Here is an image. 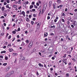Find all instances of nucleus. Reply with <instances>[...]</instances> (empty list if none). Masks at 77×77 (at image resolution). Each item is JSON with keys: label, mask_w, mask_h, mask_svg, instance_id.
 I'll return each instance as SVG.
<instances>
[{"label": "nucleus", "mask_w": 77, "mask_h": 77, "mask_svg": "<svg viewBox=\"0 0 77 77\" xmlns=\"http://www.w3.org/2000/svg\"><path fill=\"white\" fill-rule=\"evenodd\" d=\"M32 44L33 42H30L29 45V48H31V47H32Z\"/></svg>", "instance_id": "nucleus-1"}, {"label": "nucleus", "mask_w": 77, "mask_h": 77, "mask_svg": "<svg viewBox=\"0 0 77 77\" xmlns=\"http://www.w3.org/2000/svg\"><path fill=\"white\" fill-rule=\"evenodd\" d=\"M77 4L76 3H74L73 5V6L74 8H75V7H77Z\"/></svg>", "instance_id": "nucleus-2"}, {"label": "nucleus", "mask_w": 77, "mask_h": 77, "mask_svg": "<svg viewBox=\"0 0 77 77\" xmlns=\"http://www.w3.org/2000/svg\"><path fill=\"white\" fill-rule=\"evenodd\" d=\"M48 35V32L45 33L44 35V36H45V37H46Z\"/></svg>", "instance_id": "nucleus-3"}, {"label": "nucleus", "mask_w": 77, "mask_h": 77, "mask_svg": "<svg viewBox=\"0 0 77 77\" xmlns=\"http://www.w3.org/2000/svg\"><path fill=\"white\" fill-rule=\"evenodd\" d=\"M55 28H56V26H55L54 25L51 26V29H55Z\"/></svg>", "instance_id": "nucleus-4"}, {"label": "nucleus", "mask_w": 77, "mask_h": 77, "mask_svg": "<svg viewBox=\"0 0 77 77\" xmlns=\"http://www.w3.org/2000/svg\"><path fill=\"white\" fill-rule=\"evenodd\" d=\"M38 65L39 66H42V67H43V65H42L41 63H38Z\"/></svg>", "instance_id": "nucleus-5"}, {"label": "nucleus", "mask_w": 77, "mask_h": 77, "mask_svg": "<svg viewBox=\"0 0 77 77\" xmlns=\"http://www.w3.org/2000/svg\"><path fill=\"white\" fill-rule=\"evenodd\" d=\"M10 68H11V67L10 66H9L6 69V71H8L9 69Z\"/></svg>", "instance_id": "nucleus-6"}, {"label": "nucleus", "mask_w": 77, "mask_h": 77, "mask_svg": "<svg viewBox=\"0 0 77 77\" xmlns=\"http://www.w3.org/2000/svg\"><path fill=\"white\" fill-rule=\"evenodd\" d=\"M26 26L28 27H30V25L29 23H27L26 24Z\"/></svg>", "instance_id": "nucleus-7"}, {"label": "nucleus", "mask_w": 77, "mask_h": 77, "mask_svg": "<svg viewBox=\"0 0 77 77\" xmlns=\"http://www.w3.org/2000/svg\"><path fill=\"white\" fill-rule=\"evenodd\" d=\"M9 51L10 52H12V51H14V50L12 48L9 49Z\"/></svg>", "instance_id": "nucleus-8"}, {"label": "nucleus", "mask_w": 77, "mask_h": 77, "mask_svg": "<svg viewBox=\"0 0 77 77\" xmlns=\"http://www.w3.org/2000/svg\"><path fill=\"white\" fill-rule=\"evenodd\" d=\"M64 48L65 50H66L68 48V47H67V46H64Z\"/></svg>", "instance_id": "nucleus-9"}, {"label": "nucleus", "mask_w": 77, "mask_h": 77, "mask_svg": "<svg viewBox=\"0 0 77 77\" xmlns=\"http://www.w3.org/2000/svg\"><path fill=\"white\" fill-rule=\"evenodd\" d=\"M16 29H15L14 30V31H13L12 32V33H13L14 34H15V33H16Z\"/></svg>", "instance_id": "nucleus-10"}, {"label": "nucleus", "mask_w": 77, "mask_h": 77, "mask_svg": "<svg viewBox=\"0 0 77 77\" xmlns=\"http://www.w3.org/2000/svg\"><path fill=\"white\" fill-rule=\"evenodd\" d=\"M36 51V49H34L32 51V53H34V52H35Z\"/></svg>", "instance_id": "nucleus-11"}, {"label": "nucleus", "mask_w": 77, "mask_h": 77, "mask_svg": "<svg viewBox=\"0 0 77 77\" xmlns=\"http://www.w3.org/2000/svg\"><path fill=\"white\" fill-rule=\"evenodd\" d=\"M1 53V54H2V53H6V51H2Z\"/></svg>", "instance_id": "nucleus-12"}, {"label": "nucleus", "mask_w": 77, "mask_h": 77, "mask_svg": "<svg viewBox=\"0 0 77 77\" xmlns=\"http://www.w3.org/2000/svg\"><path fill=\"white\" fill-rule=\"evenodd\" d=\"M53 5L54 9V10L55 9V6H56V4H54Z\"/></svg>", "instance_id": "nucleus-13"}, {"label": "nucleus", "mask_w": 77, "mask_h": 77, "mask_svg": "<svg viewBox=\"0 0 77 77\" xmlns=\"http://www.w3.org/2000/svg\"><path fill=\"white\" fill-rule=\"evenodd\" d=\"M17 18H15L14 19V20H15V23H17V21H18V20H17Z\"/></svg>", "instance_id": "nucleus-14"}, {"label": "nucleus", "mask_w": 77, "mask_h": 77, "mask_svg": "<svg viewBox=\"0 0 77 77\" xmlns=\"http://www.w3.org/2000/svg\"><path fill=\"white\" fill-rule=\"evenodd\" d=\"M26 20L27 21H29L30 20H29V19L28 17H27V18H26Z\"/></svg>", "instance_id": "nucleus-15"}, {"label": "nucleus", "mask_w": 77, "mask_h": 77, "mask_svg": "<svg viewBox=\"0 0 77 77\" xmlns=\"http://www.w3.org/2000/svg\"><path fill=\"white\" fill-rule=\"evenodd\" d=\"M6 8H9V9H11V7H9V5H7L6 6Z\"/></svg>", "instance_id": "nucleus-16"}, {"label": "nucleus", "mask_w": 77, "mask_h": 77, "mask_svg": "<svg viewBox=\"0 0 77 77\" xmlns=\"http://www.w3.org/2000/svg\"><path fill=\"white\" fill-rule=\"evenodd\" d=\"M33 8V5H31L30 6V9H32V8Z\"/></svg>", "instance_id": "nucleus-17"}, {"label": "nucleus", "mask_w": 77, "mask_h": 77, "mask_svg": "<svg viewBox=\"0 0 77 77\" xmlns=\"http://www.w3.org/2000/svg\"><path fill=\"white\" fill-rule=\"evenodd\" d=\"M66 54H64V56H63V57H64V58H65L66 57Z\"/></svg>", "instance_id": "nucleus-18"}, {"label": "nucleus", "mask_w": 77, "mask_h": 77, "mask_svg": "<svg viewBox=\"0 0 77 77\" xmlns=\"http://www.w3.org/2000/svg\"><path fill=\"white\" fill-rule=\"evenodd\" d=\"M41 6H40L39 8H38V10H39V11H40V10H41Z\"/></svg>", "instance_id": "nucleus-19"}, {"label": "nucleus", "mask_w": 77, "mask_h": 77, "mask_svg": "<svg viewBox=\"0 0 77 77\" xmlns=\"http://www.w3.org/2000/svg\"><path fill=\"white\" fill-rule=\"evenodd\" d=\"M5 10V7H3L2 8V10L3 11L4 10Z\"/></svg>", "instance_id": "nucleus-20"}, {"label": "nucleus", "mask_w": 77, "mask_h": 77, "mask_svg": "<svg viewBox=\"0 0 77 77\" xmlns=\"http://www.w3.org/2000/svg\"><path fill=\"white\" fill-rule=\"evenodd\" d=\"M13 8H17V5H13Z\"/></svg>", "instance_id": "nucleus-21"}, {"label": "nucleus", "mask_w": 77, "mask_h": 77, "mask_svg": "<svg viewBox=\"0 0 77 77\" xmlns=\"http://www.w3.org/2000/svg\"><path fill=\"white\" fill-rule=\"evenodd\" d=\"M3 65H4V66H6L7 65V63H4L3 64Z\"/></svg>", "instance_id": "nucleus-22"}, {"label": "nucleus", "mask_w": 77, "mask_h": 77, "mask_svg": "<svg viewBox=\"0 0 77 77\" xmlns=\"http://www.w3.org/2000/svg\"><path fill=\"white\" fill-rule=\"evenodd\" d=\"M8 38V39H10L11 38V35H9Z\"/></svg>", "instance_id": "nucleus-23"}, {"label": "nucleus", "mask_w": 77, "mask_h": 77, "mask_svg": "<svg viewBox=\"0 0 77 77\" xmlns=\"http://www.w3.org/2000/svg\"><path fill=\"white\" fill-rule=\"evenodd\" d=\"M13 54L14 56H17V55H18V54L17 53H13Z\"/></svg>", "instance_id": "nucleus-24"}, {"label": "nucleus", "mask_w": 77, "mask_h": 77, "mask_svg": "<svg viewBox=\"0 0 77 77\" xmlns=\"http://www.w3.org/2000/svg\"><path fill=\"white\" fill-rule=\"evenodd\" d=\"M34 7L35 8H38V6H36L35 5H34Z\"/></svg>", "instance_id": "nucleus-25"}, {"label": "nucleus", "mask_w": 77, "mask_h": 77, "mask_svg": "<svg viewBox=\"0 0 77 77\" xmlns=\"http://www.w3.org/2000/svg\"><path fill=\"white\" fill-rule=\"evenodd\" d=\"M51 3V2H49V7H50V6H51V3Z\"/></svg>", "instance_id": "nucleus-26"}, {"label": "nucleus", "mask_w": 77, "mask_h": 77, "mask_svg": "<svg viewBox=\"0 0 77 77\" xmlns=\"http://www.w3.org/2000/svg\"><path fill=\"white\" fill-rule=\"evenodd\" d=\"M57 2L58 3H60V0H57Z\"/></svg>", "instance_id": "nucleus-27"}, {"label": "nucleus", "mask_w": 77, "mask_h": 77, "mask_svg": "<svg viewBox=\"0 0 77 77\" xmlns=\"http://www.w3.org/2000/svg\"><path fill=\"white\" fill-rule=\"evenodd\" d=\"M66 77H69V74L68 73H66Z\"/></svg>", "instance_id": "nucleus-28"}, {"label": "nucleus", "mask_w": 77, "mask_h": 77, "mask_svg": "<svg viewBox=\"0 0 77 77\" xmlns=\"http://www.w3.org/2000/svg\"><path fill=\"white\" fill-rule=\"evenodd\" d=\"M71 18L70 17H68V20H69V21H70V20H71Z\"/></svg>", "instance_id": "nucleus-29"}, {"label": "nucleus", "mask_w": 77, "mask_h": 77, "mask_svg": "<svg viewBox=\"0 0 77 77\" xmlns=\"http://www.w3.org/2000/svg\"><path fill=\"white\" fill-rule=\"evenodd\" d=\"M8 58L7 57H5V60H8Z\"/></svg>", "instance_id": "nucleus-30"}, {"label": "nucleus", "mask_w": 77, "mask_h": 77, "mask_svg": "<svg viewBox=\"0 0 77 77\" xmlns=\"http://www.w3.org/2000/svg\"><path fill=\"white\" fill-rule=\"evenodd\" d=\"M45 49H44V51H41V52H42V53H45Z\"/></svg>", "instance_id": "nucleus-31"}, {"label": "nucleus", "mask_w": 77, "mask_h": 77, "mask_svg": "<svg viewBox=\"0 0 77 77\" xmlns=\"http://www.w3.org/2000/svg\"><path fill=\"white\" fill-rule=\"evenodd\" d=\"M25 14V12H24V11H23L22 12V13L21 14H23H23Z\"/></svg>", "instance_id": "nucleus-32"}, {"label": "nucleus", "mask_w": 77, "mask_h": 77, "mask_svg": "<svg viewBox=\"0 0 77 77\" xmlns=\"http://www.w3.org/2000/svg\"><path fill=\"white\" fill-rule=\"evenodd\" d=\"M36 5L37 6H39V4L37 2Z\"/></svg>", "instance_id": "nucleus-33"}, {"label": "nucleus", "mask_w": 77, "mask_h": 77, "mask_svg": "<svg viewBox=\"0 0 77 77\" xmlns=\"http://www.w3.org/2000/svg\"><path fill=\"white\" fill-rule=\"evenodd\" d=\"M34 23V22L33 21H31V23L32 24V25H33V24Z\"/></svg>", "instance_id": "nucleus-34"}, {"label": "nucleus", "mask_w": 77, "mask_h": 77, "mask_svg": "<svg viewBox=\"0 0 77 77\" xmlns=\"http://www.w3.org/2000/svg\"><path fill=\"white\" fill-rule=\"evenodd\" d=\"M9 47H11V44H9L8 46L7 47L8 48V46Z\"/></svg>", "instance_id": "nucleus-35"}, {"label": "nucleus", "mask_w": 77, "mask_h": 77, "mask_svg": "<svg viewBox=\"0 0 77 77\" xmlns=\"http://www.w3.org/2000/svg\"><path fill=\"white\" fill-rule=\"evenodd\" d=\"M0 57L1 58H2V59H3V56L2 55L0 56Z\"/></svg>", "instance_id": "nucleus-36"}, {"label": "nucleus", "mask_w": 77, "mask_h": 77, "mask_svg": "<svg viewBox=\"0 0 77 77\" xmlns=\"http://www.w3.org/2000/svg\"><path fill=\"white\" fill-rule=\"evenodd\" d=\"M72 50H73V48H71V50H70V51L71 52L72 51Z\"/></svg>", "instance_id": "nucleus-37"}, {"label": "nucleus", "mask_w": 77, "mask_h": 77, "mask_svg": "<svg viewBox=\"0 0 77 77\" xmlns=\"http://www.w3.org/2000/svg\"><path fill=\"white\" fill-rule=\"evenodd\" d=\"M34 17H36V14H33Z\"/></svg>", "instance_id": "nucleus-38"}, {"label": "nucleus", "mask_w": 77, "mask_h": 77, "mask_svg": "<svg viewBox=\"0 0 77 77\" xmlns=\"http://www.w3.org/2000/svg\"><path fill=\"white\" fill-rule=\"evenodd\" d=\"M29 18H31V17H32V15H29Z\"/></svg>", "instance_id": "nucleus-39"}, {"label": "nucleus", "mask_w": 77, "mask_h": 77, "mask_svg": "<svg viewBox=\"0 0 77 77\" xmlns=\"http://www.w3.org/2000/svg\"><path fill=\"white\" fill-rule=\"evenodd\" d=\"M49 19H50V16H48L47 17V19L49 20Z\"/></svg>", "instance_id": "nucleus-40"}, {"label": "nucleus", "mask_w": 77, "mask_h": 77, "mask_svg": "<svg viewBox=\"0 0 77 77\" xmlns=\"http://www.w3.org/2000/svg\"><path fill=\"white\" fill-rule=\"evenodd\" d=\"M17 31H20V28L19 27L18 28V29H17Z\"/></svg>", "instance_id": "nucleus-41"}, {"label": "nucleus", "mask_w": 77, "mask_h": 77, "mask_svg": "<svg viewBox=\"0 0 77 77\" xmlns=\"http://www.w3.org/2000/svg\"><path fill=\"white\" fill-rule=\"evenodd\" d=\"M32 20H33V21H35V20H36V18H34L32 19Z\"/></svg>", "instance_id": "nucleus-42"}, {"label": "nucleus", "mask_w": 77, "mask_h": 77, "mask_svg": "<svg viewBox=\"0 0 77 77\" xmlns=\"http://www.w3.org/2000/svg\"><path fill=\"white\" fill-rule=\"evenodd\" d=\"M7 2L8 3H10V1H9V0H7Z\"/></svg>", "instance_id": "nucleus-43"}, {"label": "nucleus", "mask_w": 77, "mask_h": 77, "mask_svg": "<svg viewBox=\"0 0 77 77\" xmlns=\"http://www.w3.org/2000/svg\"><path fill=\"white\" fill-rule=\"evenodd\" d=\"M71 26L72 27V28H74V25H71Z\"/></svg>", "instance_id": "nucleus-44"}, {"label": "nucleus", "mask_w": 77, "mask_h": 77, "mask_svg": "<svg viewBox=\"0 0 77 77\" xmlns=\"http://www.w3.org/2000/svg\"><path fill=\"white\" fill-rule=\"evenodd\" d=\"M32 5H35V2H32Z\"/></svg>", "instance_id": "nucleus-45"}, {"label": "nucleus", "mask_w": 77, "mask_h": 77, "mask_svg": "<svg viewBox=\"0 0 77 77\" xmlns=\"http://www.w3.org/2000/svg\"><path fill=\"white\" fill-rule=\"evenodd\" d=\"M32 12H35V9H32Z\"/></svg>", "instance_id": "nucleus-46"}, {"label": "nucleus", "mask_w": 77, "mask_h": 77, "mask_svg": "<svg viewBox=\"0 0 77 77\" xmlns=\"http://www.w3.org/2000/svg\"><path fill=\"white\" fill-rule=\"evenodd\" d=\"M4 5H7V3L6 2H5L4 4Z\"/></svg>", "instance_id": "nucleus-47"}, {"label": "nucleus", "mask_w": 77, "mask_h": 77, "mask_svg": "<svg viewBox=\"0 0 77 77\" xmlns=\"http://www.w3.org/2000/svg\"><path fill=\"white\" fill-rule=\"evenodd\" d=\"M15 39V38H14L12 40V42L14 41Z\"/></svg>", "instance_id": "nucleus-48"}, {"label": "nucleus", "mask_w": 77, "mask_h": 77, "mask_svg": "<svg viewBox=\"0 0 77 77\" xmlns=\"http://www.w3.org/2000/svg\"><path fill=\"white\" fill-rule=\"evenodd\" d=\"M54 57H52V60H54Z\"/></svg>", "instance_id": "nucleus-49"}, {"label": "nucleus", "mask_w": 77, "mask_h": 77, "mask_svg": "<svg viewBox=\"0 0 77 77\" xmlns=\"http://www.w3.org/2000/svg\"><path fill=\"white\" fill-rule=\"evenodd\" d=\"M72 60H74V61H75V60L74 59V58H72Z\"/></svg>", "instance_id": "nucleus-50"}, {"label": "nucleus", "mask_w": 77, "mask_h": 77, "mask_svg": "<svg viewBox=\"0 0 77 77\" xmlns=\"http://www.w3.org/2000/svg\"><path fill=\"white\" fill-rule=\"evenodd\" d=\"M29 11H26V14H29Z\"/></svg>", "instance_id": "nucleus-51"}, {"label": "nucleus", "mask_w": 77, "mask_h": 77, "mask_svg": "<svg viewBox=\"0 0 77 77\" xmlns=\"http://www.w3.org/2000/svg\"><path fill=\"white\" fill-rule=\"evenodd\" d=\"M67 23L68 25L69 24V21H67Z\"/></svg>", "instance_id": "nucleus-52"}, {"label": "nucleus", "mask_w": 77, "mask_h": 77, "mask_svg": "<svg viewBox=\"0 0 77 77\" xmlns=\"http://www.w3.org/2000/svg\"><path fill=\"white\" fill-rule=\"evenodd\" d=\"M62 22H64L65 21V20L63 19H62Z\"/></svg>", "instance_id": "nucleus-53"}, {"label": "nucleus", "mask_w": 77, "mask_h": 77, "mask_svg": "<svg viewBox=\"0 0 77 77\" xmlns=\"http://www.w3.org/2000/svg\"><path fill=\"white\" fill-rule=\"evenodd\" d=\"M61 41H63V38H61Z\"/></svg>", "instance_id": "nucleus-54"}, {"label": "nucleus", "mask_w": 77, "mask_h": 77, "mask_svg": "<svg viewBox=\"0 0 77 77\" xmlns=\"http://www.w3.org/2000/svg\"><path fill=\"white\" fill-rule=\"evenodd\" d=\"M51 35L53 36V35H54V34H53V33H51L50 34Z\"/></svg>", "instance_id": "nucleus-55"}, {"label": "nucleus", "mask_w": 77, "mask_h": 77, "mask_svg": "<svg viewBox=\"0 0 77 77\" xmlns=\"http://www.w3.org/2000/svg\"><path fill=\"white\" fill-rule=\"evenodd\" d=\"M68 56H69V58H71V55H68Z\"/></svg>", "instance_id": "nucleus-56"}, {"label": "nucleus", "mask_w": 77, "mask_h": 77, "mask_svg": "<svg viewBox=\"0 0 77 77\" xmlns=\"http://www.w3.org/2000/svg\"><path fill=\"white\" fill-rule=\"evenodd\" d=\"M4 18L5 17L3 16H2L1 17V18Z\"/></svg>", "instance_id": "nucleus-57"}, {"label": "nucleus", "mask_w": 77, "mask_h": 77, "mask_svg": "<svg viewBox=\"0 0 77 77\" xmlns=\"http://www.w3.org/2000/svg\"><path fill=\"white\" fill-rule=\"evenodd\" d=\"M4 34L5 33H2L1 34V35H2V36H3Z\"/></svg>", "instance_id": "nucleus-58"}, {"label": "nucleus", "mask_w": 77, "mask_h": 77, "mask_svg": "<svg viewBox=\"0 0 77 77\" xmlns=\"http://www.w3.org/2000/svg\"><path fill=\"white\" fill-rule=\"evenodd\" d=\"M4 26H6V24L5 23H4Z\"/></svg>", "instance_id": "nucleus-59"}, {"label": "nucleus", "mask_w": 77, "mask_h": 77, "mask_svg": "<svg viewBox=\"0 0 77 77\" xmlns=\"http://www.w3.org/2000/svg\"><path fill=\"white\" fill-rule=\"evenodd\" d=\"M4 15L5 17H6V16H7V14H4Z\"/></svg>", "instance_id": "nucleus-60"}, {"label": "nucleus", "mask_w": 77, "mask_h": 77, "mask_svg": "<svg viewBox=\"0 0 77 77\" xmlns=\"http://www.w3.org/2000/svg\"><path fill=\"white\" fill-rule=\"evenodd\" d=\"M29 42V40H27L26 41V43H27Z\"/></svg>", "instance_id": "nucleus-61"}, {"label": "nucleus", "mask_w": 77, "mask_h": 77, "mask_svg": "<svg viewBox=\"0 0 77 77\" xmlns=\"http://www.w3.org/2000/svg\"><path fill=\"white\" fill-rule=\"evenodd\" d=\"M26 2V5H27L28 3H29V2L28 1H26V2Z\"/></svg>", "instance_id": "nucleus-62"}, {"label": "nucleus", "mask_w": 77, "mask_h": 77, "mask_svg": "<svg viewBox=\"0 0 77 77\" xmlns=\"http://www.w3.org/2000/svg\"><path fill=\"white\" fill-rule=\"evenodd\" d=\"M50 70L51 71H53V68H51Z\"/></svg>", "instance_id": "nucleus-63"}, {"label": "nucleus", "mask_w": 77, "mask_h": 77, "mask_svg": "<svg viewBox=\"0 0 77 77\" xmlns=\"http://www.w3.org/2000/svg\"><path fill=\"white\" fill-rule=\"evenodd\" d=\"M62 16H65V13H63L62 14Z\"/></svg>", "instance_id": "nucleus-64"}]
</instances>
